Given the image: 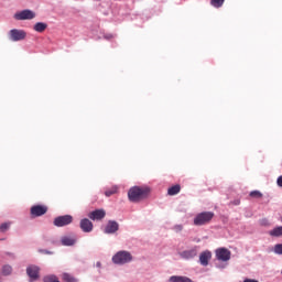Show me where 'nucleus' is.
<instances>
[{
  "label": "nucleus",
  "mask_w": 282,
  "mask_h": 282,
  "mask_svg": "<svg viewBox=\"0 0 282 282\" xmlns=\"http://www.w3.org/2000/svg\"><path fill=\"white\" fill-rule=\"evenodd\" d=\"M40 272H41V268H39V265L30 264L26 268V274L31 281H39V279L41 276Z\"/></svg>",
  "instance_id": "39448f33"
},
{
  "label": "nucleus",
  "mask_w": 282,
  "mask_h": 282,
  "mask_svg": "<svg viewBox=\"0 0 282 282\" xmlns=\"http://www.w3.org/2000/svg\"><path fill=\"white\" fill-rule=\"evenodd\" d=\"M180 257L182 259H195V257H197V247L189 249V250H185L183 252L180 253Z\"/></svg>",
  "instance_id": "ddd939ff"
},
{
  "label": "nucleus",
  "mask_w": 282,
  "mask_h": 282,
  "mask_svg": "<svg viewBox=\"0 0 282 282\" xmlns=\"http://www.w3.org/2000/svg\"><path fill=\"white\" fill-rule=\"evenodd\" d=\"M274 254H282V243H276L273 248Z\"/></svg>",
  "instance_id": "393cba45"
},
{
  "label": "nucleus",
  "mask_w": 282,
  "mask_h": 282,
  "mask_svg": "<svg viewBox=\"0 0 282 282\" xmlns=\"http://www.w3.org/2000/svg\"><path fill=\"white\" fill-rule=\"evenodd\" d=\"M47 213V206L45 205H34L31 207L32 217H43Z\"/></svg>",
  "instance_id": "1a4fd4ad"
},
{
  "label": "nucleus",
  "mask_w": 282,
  "mask_h": 282,
  "mask_svg": "<svg viewBox=\"0 0 282 282\" xmlns=\"http://www.w3.org/2000/svg\"><path fill=\"white\" fill-rule=\"evenodd\" d=\"M118 193V187L113 186L110 189H106L105 195L106 197H111V195H116Z\"/></svg>",
  "instance_id": "4be33fe9"
},
{
  "label": "nucleus",
  "mask_w": 282,
  "mask_h": 282,
  "mask_svg": "<svg viewBox=\"0 0 282 282\" xmlns=\"http://www.w3.org/2000/svg\"><path fill=\"white\" fill-rule=\"evenodd\" d=\"M62 280L65 282H78V279H76L74 275H72L69 273H63Z\"/></svg>",
  "instance_id": "6ab92c4d"
},
{
  "label": "nucleus",
  "mask_w": 282,
  "mask_h": 282,
  "mask_svg": "<svg viewBox=\"0 0 282 282\" xmlns=\"http://www.w3.org/2000/svg\"><path fill=\"white\" fill-rule=\"evenodd\" d=\"M10 228V223H4L0 226V231L6 232Z\"/></svg>",
  "instance_id": "a878e982"
},
{
  "label": "nucleus",
  "mask_w": 282,
  "mask_h": 282,
  "mask_svg": "<svg viewBox=\"0 0 282 282\" xmlns=\"http://www.w3.org/2000/svg\"><path fill=\"white\" fill-rule=\"evenodd\" d=\"M120 225L116 220H109L107 226L105 227L106 235H113V232H118Z\"/></svg>",
  "instance_id": "9b49d317"
},
{
  "label": "nucleus",
  "mask_w": 282,
  "mask_h": 282,
  "mask_svg": "<svg viewBox=\"0 0 282 282\" xmlns=\"http://www.w3.org/2000/svg\"><path fill=\"white\" fill-rule=\"evenodd\" d=\"M183 228L184 227L182 225L174 226V230H176V232H182Z\"/></svg>",
  "instance_id": "bb28decb"
},
{
  "label": "nucleus",
  "mask_w": 282,
  "mask_h": 282,
  "mask_svg": "<svg viewBox=\"0 0 282 282\" xmlns=\"http://www.w3.org/2000/svg\"><path fill=\"white\" fill-rule=\"evenodd\" d=\"M105 39H107V41H111V39H113V34H106Z\"/></svg>",
  "instance_id": "c85d7f7f"
},
{
  "label": "nucleus",
  "mask_w": 282,
  "mask_h": 282,
  "mask_svg": "<svg viewBox=\"0 0 282 282\" xmlns=\"http://www.w3.org/2000/svg\"><path fill=\"white\" fill-rule=\"evenodd\" d=\"M33 30L35 31V32H45V30H47V25L45 24V23H43V22H37V23H35V25L33 26Z\"/></svg>",
  "instance_id": "a211bd4d"
},
{
  "label": "nucleus",
  "mask_w": 282,
  "mask_h": 282,
  "mask_svg": "<svg viewBox=\"0 0 282 282\" xmlns=\"http://www.w3.org/2000/svg\"><path fill=\"white\" fill-rule=\"evenodd\" d=\"M226 0H212L210 1V4L214 7V8H221V6H224V2Z\"/></svg>",
  "instance_id": "b1692460"
},
{
  "label": "nucleus",
  "mask_w": 282,
  "mask_h": 282,
  "mask_svg": "<svg viewBox=\"0 0 282 282\" xmlns=\"http://www.w3.org/2000/svg\"><path fill=\"white\" fill-rule=\"evenodd\" d=\"M2 274L4 276H10V274H12V267L10 264H6L2 268Z\"/></svg>",
  "instance_id": "412c9836"
},
{
  "label": "nucleus",
  "mask_w": 282,
  "mask_h": 282,
  "mask_svg": "<svg viewBox=\"0 0 282 282\" xmlns=\"http://www.w3.org/2000/svg\"><path fill=\"white\" fill-rule=\"evenodd\" d=\"M214 217H215V213L213 212L199 213L194 218V226H206V224H210V221H213Z\"/></svg>",
  "instance_id": "f03ea898"
},
{
  "label": "nucleus",
  "mask_w": 282,
  "mask_h": 282,
  "mask_svg": "<svg viewBox=\"0 0 282 282\" xmlns=\"http://www.w3.org/2000/svg\"><path fill=\"white\" fill-rule=\"evenodd\" d=\"M180 191H182V186H180V184L173 185L167 189V195L170 196L177 195Z\"/></svg>",
  "instance_id": "f3484780"
},
{
  "label": "nucleus",
  "mask_w": 282,
  "mask_h": 282,
  "mask_svg": "<svg viewBox=\"0 0 282 282\" xmlns=\"http://www.w3.org/2000/svg\"><path fill=\"white\" fill-rule=\"evenodd\" d=\"M9 35H10V39H11L13 42L23 41V40L25 39V36H28V34L25 33V31H23V30H18V29H12V30L9 32Z\"/></svg>",
  "instance_id": "6e6552de"
},
{
  "label": "nucleus",
  "mask_w": 282,
  "mask_h": 282,
  "mask_svg": "<svg viewBox=\"0 0 282 282\" xmlns=\"http://www.w3.org/2000/svg\"><path fill=\"white\" fill-rule=\"evenodd\" d=\"M269 235H270L271 237H282V226L275 227L274 229H272L271 231H269Z\"/></svg>",
  "instance_id": "aec40b11"
},
{
  "label": "nucleus",
  "mask_w": 282,
  "mask_h": 282,
  "mask_svg": "<svg viewBox=\"0 0 282 282\" xmlns=\"http://www.w3.org/2000/svg\"><path fill=\"white\" fill-rule=\"evenodd\" d=\"M249 195L250 197H253V199H261V197H263V194L259 191H252Z\"/></svg>",
  "instance_id": "5701e85b"
},
{
  "label": "nucleus",
  "mask_w": 282,
  "mask_h": 282,
  "mask_svg": "<svg viewBox=\"0 0 282 282\" xmlns=\"http://www.w3.org/2000/svg\"><path fill=\"white\" fill-rule=\"evenodd\" d=\"M276 184L282 188V175L278 177Z\"/></svg>",
  "instance_id": "cd10ccee"
},
{
  "label": "nucleus",
  "mask_w": 282,
  "mask_h": 282,
  "mask_svg": "<svg viewBox=\"0 0 282 282\" xmlns=\"http://www.w3.org/2000/svg\"><path fill=\"white\" fill-rule=\"evenodd\" d=\"M74 243H76V237L74 236L62 237V246H74Z\"/></svg>",
  "instance_id": "2eb2a0df"
},
{
  "label": "nucleus",
  "mask_w": 282,
  "mask_h": 282,
  "mask_svg": "<svg viewBox=\"0 0 282 282\" xmlns=\"http://www.w3.org/2000/svg\"><path fill=\"white\" fill-rule=\"evenodd\" d=\"M210 259H213V253L210 251H203L199 256V262L200 265H208V261H210Z\"/></svg>",
  "instance_id": "4468645a"
},
{
  "label": "nucleus",
  "mask_w": 282,
  "mask_h": 282,
  "mask_svg": "<svg viewBox=\"0 0 282 282\" xmlns=\"http://www.w3.org/2000/svg\"><path fill=\"white\" fill-rule=\"evenodd\" d=\"M79 227L83 232H91V230H94V223H91V220L88 218H84L80 220Z\"/></svg>",
  "instance_id": "f8f14e48"
},
{
  "label": "nucleus",
  "mask_w": 282,
  "mask_h": 282,
  "mask_svg": "<svg viewBox=\"0 0 282 282\" xmlns=\"http://www.w3.org/2000/svg\"><path fill=\"white\" fill-rule=\"evenodd\" d=\"M147 195H149V189L140 186H134L129 189L128 199H130V202L135 203L144 199Z\"/></svg>",
  "instance_id": "f257e3e1"
},
{
  "label": "nucleus",
  "mask_w": 282,
  "mask_h": 282,
  "mask_svg": "<svg viewBox=\"0 0 282 282\" xmlns=\"http://www.w3.org/2000/svg\"><path fill=\"white\" fill-rule=\"evenodd\" d=\"M34 17H36V14L32 10L28 9L14 14V19H17V21H30L34 19Z\"/></svg>",
  "instance_id": "423d86ee"
},
{
  "label": "nucleus",
  "mask_w": 282,
  "mask_h": 282,
  "mask_svg": "<svg viewBox=\"0 0 282 282\" xmlns=\"http://www.w3.org/2000/svg\"><path fill=\"white\" fill-rule=\"evenodd\" d=\"M169 281L170 282H193L191 278L182 276V275H172Z\"/></svg>",
  "instance_id": "dca6fc26"
},
{
  "label": "nucleus",
  "mask_w": 282,
  "mask_h": 282,
  "mask_svg": "<svg viewBox=\"0 0 282 282\" xmlns=\"http://www.w3.org/2000/svg\"><path fill=\"white\" fill-rule=\"evenodd\" d=\"M106 215H107V213L105 212V209H96L94 212H90L88 214V217L93 221H100V220L105 219Z\"/></svg>",
  "instance_id": "9d476101"
},
{
  "label": "nucleus",
  "mask_w": 282,
  "mask_h": 282,
  "mask_svg": "<svg viewBox=\"0 0 282 282\" xmlns=\"http://www.w3.org/2000/svg\"><path fill=\"white\" fill-rule=\"evenodd\" d=\"M133 261V257L129 251H119L112 257V263L117 265H124V263H129Z\"/></svg>",
  "instance_id": "7ed1b4c3"
},
{
  "label": "nucleus",
  "mask_w": 282,
  "mask_h": 282,
  "mask_svg": "<svg viewBox=\"0 0 282 282\" xmlns=\"http://www.w3.org/2000/svg\"><path fill=\"white\" fill-rule=\"evenodd\" d=\"M72 221H74V217L72 215H64V216L56 217L53 224L57 228H63L64 226H69Z\"/></svg>",
  "instance_id": "20e7f679"
},
{
  "label": "nucleus",
  "mask_w": 282,
  "mask_h": 282,
  "mask_svg": "<svg viewBox=\"0 0 282 282\" xmlns=\"http://www.w3.org/2000/svg\"><path fill=\"white\" fill-rule=\"evenodd\" d=\"M231 252L227 248L216 249V259L218 261H230Z\"/></svg>",
  "instance_id": "0eeeda50"
}]
</instances>
